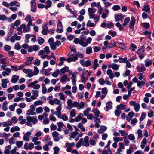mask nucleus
Here are the masks:
<instances>
[{
  "label": "nucleus",
  "mask_w": 154,
  "mask_h": 154,
  "mask_svg": "<svg viewBox=\"0 0 154 154\" xmlns=\"http://www.w3.org/2000/svg\"><path fill=\"white\" fill-rule=\"evenodd\" d=\"M133 151V148L132 147H131L129 149H127L126 154H131V153Z\"/></svg>",
  "instance_id": "46"
},
{
  "label": "nucleus",
  "mask_w": 154,
  "mask_h": 154,
  "mask_svg": "<svg viewBox=\"0 0 154 154\" xmlns=\"http://www.w3.org/2000/svg\"><path fill=\"white\" fill-rule=\"evenodd\" d=\"M136 48L137 46L135 45L133 43L131 44L130 45V49L132 51H134L135 49Z\"/></svg>",
  "instance_id": "57"
},
{
  "label": "nucleus",
  "mask_w": 154,
  "mask_h": 154,
  "mask_svg": "<svg viewBox=\"0 0 154 154\" xmlns=\"http://www.w3.org/2000/svg\"><path fill=\"white\" fill-rule=\"evenodd\" d=\"M112 68L115 70H117L119 69V66L116 63H112L111 65Z\"/></svg>",
  "instance_id": "28"
},
{
  "label": "nucleus",
  "mask_w": 154,
  "mask_h": 154,
  "mask_svg": "<svg viewBox=\"0 0 154 154\" xmlns=\"http://www.w3.org/2000/svg\"><path fill=\"white\" fill-rule=\"evenodd\" d=\"M50 45L51 50H54L56 49V46L54 42L50 43Z\"/></svg>",
  "instance_id": "35"
},
{
  "label": "nucleus",
  "mask_w": 154,
  "mask_h": 154,
  "mask_svg": "<svg viewBox=\"0 0 154 154\" xmlns=\"http://www.w3.org/2000/svg\"><path fill=\"white\" fill-rule=\"evenodd\" d=\"M77 55H75L72 57L67 58L66 59V60L68 63H70L72 61L75 62L77 60Z\"/></svg>",
  "instance_id": "9"
},
{
  "label": "nucleus",
  "mask_w": 154,
  "mask_h": 154,
  "mask_svg": "<svg viewBox=\"0 0 154 154\" xmlns=\"http://www.w3.org/2000/svg\"><path fill=\"white\" fill-rule=\"evenodd\" d=\"M122 15H117L115 16V19L116 21H120L122 18Z\"/></svg>",
  "instance_id": "31"
},
{
  "label": "nucleus",
  "mask_w": 154,
  "mask_h": 154,
  "mask_svg": "<svg viewBox=\"0 0 154 154\" xmlns=\"http://www.w3.org/2000/svg\"><path fill=\"white\" fill-rule=\"evenodd\" d=\"M146 114L145 112H143L141 115V116L140 118V121H142L145 117V116H146Z\"/></svg>",
  "instance_id": "58"
},
{
  "label": "nucleus",
  "mask_w": 154,
  "mask_h": 154,
  "mask_svg": "<svg viewBox=\"0 0 154 154\" xmlns=\"http://www.w3.org/2000/svg\"><path fill=\"white\" fill-rule=\"evenodd\" d=\"M54 102L57 105H58V106L56 108V109L57 110V109H58V107H60L61 109H62V103L60 102V101L59 100H58L57 98H55L54 100Z\"/></svg>",
  "instance_id": "19"
},
{
  "label": "nucleus",
  "mask_w": 154,
  "mask_h": 154,
  "mask_svg": "<svg viewBox=\"0 0 154 154\" xmlns=\"http://www.w3.org/2000/svg\"><path fill=\"white\" fill-rule=\"evenodd\" d=\"M36 111L37 113H41L43 112V109L42 107H40L37 108Z\"/></svg>",
  "instance_id": "47"
},
{
  "label": "nucleus",
  "mask_w": 154,
  "mask_h": 154,
  "mask_svg": "<svg viewBox=\"0 0 154 154\" xmlns=\"http://www.w3.org/2000/svg\"><path fill=\"white\" fill-rule=\"evenodd\" d=\"M57 125L59 128H62L63 127H65V125L62 122H59L57 123Z\"/></svg>",
  "instance_id": "63"
},
{
  "label": "nucleus",
  "mask_w": 154,
  "mask_h": 154,
  "mask_svg": "<svg viewBox=\"0 0 154 154\" xmlns=\"http://www.w3.org/2000/svg\"><path fill=\"white\" fill-rule=\"evenodd\" d=\"M36 114V113L35 112H31L30 110H28L26 112V115L28 116H29V115H34Z\"/></svg>",
  "instance_id": "55"
},
{
  "label": "nucleus",
  "mask_w": 154,
  "mask_h": 154,
  "mask_svg": "<svg viewBox=\"0 0 154 154\" xmlns=\"http://www.w3.org/2000/svg\"><path fill=\"white\" fill-rule=\"evenodd\" d=\"M59 95L60 96L59 98L60 99L62 100H63L65 99V97L64 96V95L63 94V93L60 92L59 94Z\"/></svg>",
  "instance_id": "60"
},
{
  "label": "nucleus",
  "mask_w": 154,
  "mask_h": 154,
  "mask_svg": "<svg viewBox=\"0 0 154 154\" xmlns=\"http://www.w3.org/2000/svg\"><path fill=\"white\" fill-rule=\"evenodd\" d=\"M2 87L4 88H5L7 87V83L9 82V80L7 79H5L2 80Z\"/></svg>",
  "instance_id": "14"
},
{
  "label": "nucleus",
  "mask_w": 154,
  "mask_h": 154,
  "mask_svg": "<svg viewBox=\"0 0 154 154\" xmlns=\"http://www.w3.org/2000/svg\"><path fill=\"white\" fill-rule=\"evenodd\" d=\"M21 26L23 27V31L24 33L29 32L30 30V27L27 26H26V25L25 24H22L21 25Z\"/></svg>",
  "instance_id": "10"
},
{
  "label": "nucleus",
  "mask_w": 154,
  "mask_h": 154,
  "mask_svg": "<svg viewBox=\"0 0 154 154\" xmlns=\"http://www.w3.org/2000/svg\"><path fill=\"white\" fill-rule=\"evenodd\" d=\"M26 120L27 122L26 124L27 126L31 127L32 125L31 122L34 124L37 123L38 122V120L36 118L34 117H32L31 116H28L26 117Z\"/></svg>",
  "instance_id": "1"
},
{
  "label": "nucleus",
  "mask_w": 154,
  "mask_h": 154,
  "mask_svg": "<svg viewBox=\"0 0 154 154\" xmlns=\"http://www.w3.org/2000/svg\"><path fill=\"white\" fill-rule=\"evenodd\" d=\"M85 103L84 102H81L79 104V106L78 107V109H82L84 106Z\"/></svg>",
  "instance_id": "53"
},
{
  "label": "nucleus",
  "mask_w": 154,
  "mask_h": 154,
  "mask_svg": "<svg viewBox=\"0 0 154 154\" xmlns=\"http://www.w3.org/2000/svg\"><path fill=\"white\" fill-rule=\"evenodd\" d=\"M33 51H38L40 49L39 46L38 45H34L33 46Z\"/></svg>",
  "instance_id": "64"
},
{
  "label": "nucleus",
  "mask_w": 154,
  "mask_h": 154,
  "mask_svg": "<svg viewBox=\"0 0 154 154\" xmlns=\"http://www.w3.org/2000/svg\"><path fill=\"white\" fill-rule=\"evenodd\" d=\"M31 135V133L30 132H27L23 136V139L24 140L28 141L29 140V138Z\"/></svg>",
  "instance_id": "12"
},
{
  "label": "nucleus",
  "mask_w": 154,
  "mask_h": 154,
  "mask_svg": "<svg viewBox=\"0 0 154 154\" xmlns=\"http://www.w3.org/2000/svg\"><path fill=\"white\" fill-rule=\"evenodd\" d=\"M72 101L71 99H68L67 101V103L69 106V107H67V108L69 110H70L72 108Z\"/></svg>",
  "instance_id": "18"
},
{
  "label": "nucleus",
  "mask_w": 154,
  "mask_h": 154,
  "mask_svg": "<svg viewBox=\"0 0 154 154\" xmlns=\"http://www.w3.org/2000/svg\"><path fill=\"white\" fill-rule=\"evenodd\" d=\"M69 48L71 51L67 55L68 57L72 56L76 53V50L75 46L71 45L70 46Z\"/></svg>",
  "instance_id": "4"
},
{
  "label": "nucleus",
  "mask_w": 154,
  "mask_h": 154,
  "mask_svg": "<svg viewBox=\"0 0 154 154\" xmlns=\"http://www.w3.org/2000/svg\"><path fill=\"white\" fill-rule=\"evenodd\" d=\"M109 34L112 37L115 36L117 35L116 32V31L112 32L111 31H109Z\"/></svg>",
  "instance_id": "61"
},
{
  "label": "nucleus",
  "mask_w": 154,
  "mask_h": 154,
  "mask_svg": "<svg viewBox=\"0 0 154 154\" xmlns=\"http://www.w3.org/2000/svg\"><path fill=\"white\" fill-rule=\"evenodd\" d=\"M14 48L15 49L18 50H19L21 48V47L19 42H17L15 44Z\"/></svg>",
  "instance_id": "44"
},
{
  "label": "nucleus",
  "mask_w": 154,
  "mask_h": 154,
  "mask_svg": "<svg viewBox=\"0 0 154 154\" xmlns=\"http://www.w3.org/2000/svg\"><path fill=\"white\" fill-rule=\"evenodd\" d=\"M91 64V62L90 61L88 60L85 62L84 67H88L90 66Z\"/></svg>",
  "instance_id": "54"
},
{
  "label": "nucleus",
  "mask_w": 154,
  "mask_h": 154,
  "mask_svg": "<svg viewBox=\"0 0 154 154\" xmlns=\"http://www.w3.org/2000/svg\"><path fill=\"white\" fill-rule=\"evenodd\" d=\"M92 50L91 47H88L86 48V53L87 54H89L92 53Z\"/></svg>",
  "instance_id": "32"
},
{
  "label": "nucleus",
  "mask_w": 154,
  "mask_h": 154,
  "mask_svg": "<svg viewBox=\"0 0 154 154\" xmlns=\"http://www.w3.org/2000/svg\"><path fill=\"white\" fill-rule=\"evenodd\" d=\"M75 109H72L70 112V115L72 117H74L75 116Z\"/></svg>",
  "instance_id": "50"
},
{
  "label": "nucleus",
  "mask_w": 154,
  "mask_h": 154,
  "mask_svg": "<svg viewBox=\"0 0 154 154\" xmlns=\"http://www.w3.org/2000/svg\"><path fill=\"white\" fill-rule=\"evenodd\" d=\"M145 84V82L144 81H139L137 83V85L139 88H141L142 87L144 86Z\"/></svg>",
  "instance_id": "23"
},
{
  "label": "nucleus",
  "mask_w": 154,
  "mask_h": 154,
  "mask_svg": "<svg viewBox=\"0 0 154 154\" xmlns=\"http://www.w3.org/2000/svg\"><path fill=\"white\" fill-rule=\"evenodd\" d=\"M35 0H32L31 1V11L32 12H35L36 11V3L35 2Z\"/></svg>",
  "instance_id": "5"
},
{
  "label": "nucleus",
  "mask_w": 154,
  "mask_h": 154,
  "mask_svg": "<svg viewBox=\"0 0 154 154\" xmlns=\"http://www.w3.org/2000/svg\"><path fill=\"white\" fill-rule=\"evenodd\" d=\"M38 42L39 45H42L45 42L44 39L42 37H39L38 38Z\"/></svg>",
  "instance_id": "33"
},
{
  "label": "nucleus",
  "mask_w": 154,
  "mask_h": 154,
  "mask_svg": "<svg viewBox=\"0 0 154 154\" xmlns=\"http://www.w3.org/2000/svg\"><path fill=\"white\" fill-rule=\"evenodd\" d=\"M84 140L83 138H81L80 139L79 142L76 144V147L77 148L80 147L82 145V143L83 142Z\"/></svg>",
  "instance_id": "30"
},
{
  "label": "nucleus",
  "mask_w": 154,
  "mask_h": 154,
  "mask_svg": "<svg viewBox=\"0 0 154 154\" xmlns=\"http://www.w3.org/2000/svg\"><path fill=\"white\" fill-rule=\"evenodd\" d=\"M128 138L130 140H131L133 143H135V141L134 140L135 137L134 135L132 134H131L128 136Z\"/></svg>",
  "instance_id": "25"
},
{
  "label": "nucleus",
  "mask_w": 154,
  "mask_h": 154,
  "mask_svg": "<svg viewBox=\"0 0 154 154\" xmlns=\"http://www.w3.org/2000/svg\"><path fill=\"white\" fill-rule=\"evenodd\" d=\"M87 26L88 27L90 26V27H93L95 26V24L93 23H91L90 20H89L87 23Z\"/></svg>",
  "instance_id": "43"
},
{
  "label": "nucleus",
  "mask_w": 154,
  "mask_h": 154,
  "mask_svg": "<svg viewBox=\"0 0 154 154\" xmlns=\"http://www.w3.org/2000/svg\"><path fill=\"white\" fill-rule=\"evenodd\" d=\"M134 109L136 112H138L140 109V105L138 103H137L134 106Z\"/></svg>",
  "instance_id": "34"
},
{
  "label": "nucleus",
  "mask_w": 154,
  "mask_h": 154,
  "mask_svg": "<svg viewBox=\"0 0 154 154\" xmlns=\"http://www.w3.org/2000/svg\"><path fill=\"white\" fill-rule=\"evenodd\" d=\"M7 20H8L9 21H10L11 20L10 18H8L7 17H6L5 15H0V20H2L4 21Z\"/></svg>",
  "instance_id": "21"
},
{
  "label": "nucleus",
  "mask_w": 154,
  "mask_h": 154,
  "mask_svg": "<svg viewBox=\"0 0 154 154\" xmlns=\"http://www.w3.org/2000/svg\"><path fill=\"white\" fill-rule=\"evenodd\" d=\"M121 113V111L119 110V109L116 110L114 112V113L117 116H119Z\"/></svg>",
  "instance_id": "62"
},
{
  "label": "nucleus",
  "mask_w": 154,
  "mask_h": 154,
  "mask_svg": "<svg viewBox=\"0 0 154 154\" xmlns=\"http://www.w3.org/2000/svg\"><path fill=\"white\" fill-rule=\"evenodd\" d=\"M57 110L56 111V115L60 119H62L64 121H67L68 119V118L66 115H61V111L60 107H58Z\"/></svg>",
  "instance_id": "2"
},
{
  "label": "nucleus",
  "mask_w": 154,
  "mask_h": 154,
  "mask_svg": "<svg viewBox=\"0 0 154 154\" xmlns=\"http://www.w3.org/2000/svg\"><path fill=\"white\" fill-rule=\"evenodd\" d=\"M27 74V76L29 78L32 77L34 75L32 71L30 69H29Z\"/></svg>",
  "instance_id": "41"
},
{
  "label": "nucleus",
  "mask_w": 154,
  "mask_h": 154,
  "mask_svg": "<svg viewBox=\"0 0 154 154\" xmlns=\"http://www.w3.org/2000/svg\"><path fill=\"white\" fill-rule=\"evenodd\" d=\"M44 51H45V53L47 54H49L50 52L49 47L48 46L45 47L44 48Z\"/></svg>",
  "instance_id": "49"
},
{
  "label": "nucleus",
  "mask_w": 154,
  "mask_h": 154,
  "mask_svg": "<svg viewBox=\"0 0 154 154\" xmlns=\"http://www.w3.org/2000/svg\"><path fill=\"white\" fill-rule=\"evenodd\" d=\"M16 144L17 147L20 148L22 146L23 142L22 141H18L16 142Z\"/></svg>",
  "instance_id": "45"
},
{
  "label": "nucleus",
  "mask_w": 154,
  "mask_h": 154,
  "mask_svg": "<svg viewBox=\"0 0 154 154\" xmlns=\"http://www.w3.org/2000/svg\"><path fill=\"white\" fill-rule=\"evenodd\" d=\"M125 105H123L122 104H120V105H118L116 107V108L118 109H120L121 110L124 109L126 107Z\"/></svg>",
  "instance_id": "29"
},
{
  "label": "nucleus",
  "mask_w": 154,
  "mask_h": 154,
  "mask_svg": "<svg viewBox=\"0 0 154 154\" xmlns=\"http://www.w3.org/2000/svg\"><path fill=\"white\" fill-rule=\"evenodd\" d=\"M77 74V73H75V72L73 73L72 75V78H71L72 80V83L73 85H75L76 83V74Z\"/></svg>",
  "instance_id": "13"
},
{
  "label": "nucleus",
  "mask_w": 154,
  "mask_h": 154,
  "mask_svg": "<svg viewBox=\"0 0 154 154\" xmlns=\"http://www.w3.org/2000/svg\"><path fill=\"white\" fill-rule=\"evenodd\" d=\"M136 19L135 18L132 17H131V21L129 23V27L131 29H133L135 23Z\"/></svg>",
  "instance_id": "8"
},
{
  "label": "nucleus",
  "mask_w": 154,
  "mask_h": 154,
  "mask_svg": "<svg viewBox=\"0 0 154 154\" xmlns=\"http://www.w3.org/2000/svg\"><path fill=\"white\" fill-rule=\"evenodd\" d=\"M142 24L143 27L146 29H149L150 27V24L148 23H142Z\"/></svg>",
  "instance_id": "39"
},
{
  "label": "nucleus",
  "mask_w": 154,
  "mask_h": 154,
  "mask_svg": "<svg viewBox=\"0 0 154 154\" xmlns=\"http://www.w3.org/2000/svg\"><path fill=\"white\" fill-rule=\"evenodd\" d=\"M34 71L33 72L34 74L35 75H37L39 72V70L36 66H35L34 67Z\"/></svg>",
  "instance_id": "40"
},
{
  "label": "nucleus",
  "mask_w": 154,
  "mask_h": 154,
  "mask_svg": "<svg viewBox=\"0 0 154 154\" xmlns=\"http://www.w3.org/2000/svg\"><path fill=\"white\" fill-rule=\"evenodd\" d=\"M67 79V76L66 75H64L61 78L60 81L62 83L65 81Z\"/></svg>",
  "instance_id": "48"
},
{
  "label": "nucleus",
  "mask_w": 154,
  "mask_h": 154,
  "mask_svg": "<svg viewBox=\"0 0 154 154\" xmlns=\"http://www.w3.org/2000/svg\"><path fill=\"white\" fill-rule=\"evenodd\" d=\"M145 65L146 67L150 66L152 64V61L149 59H147L145 60Z\"/></svg>",
  "instance_id": "22"
},
{
  "label": "nucleus",
  "mask_w": 154,
  "mask_h": 154,
  "mask_svg": "<svg viewBox=\"0 0 154 154\" xmlns=\"http://www.w3.org/2000/svg\"><path fill=\"white\" fill-rule=\"evenodd\" d=\"M119 47L120 48L125 50L126 48L125 44L123 43H119L118 44Z\"/></svg>",
  "instance_id": "37"
},
{
  "label": "nucleus",
  "mask_w": 154,
  "mask_h": 154,
  "mask_svg": "<svg viewBox=\"0 0 154 154\" xmlns=\"http://www.w3.org/2000/svg\"><path fill=\"white\" fill-rule=\"evenodd\" d=\"M4 48L5 51H8L11 50V47L10 46L7 45H6L4 47Z\"/></svg>",
  "instance_id": "56"
},
{
  "label": "nucleus",
  "mask_w": 154,
  "mask_h": 154,
  "mask_svg": "<svg viewBox=\"0 0 154 154\" xmlns=\"http://www.w3.org/2000/svg\"><path fill=\"white\" fill-rule=\"evenodd\" d=\"M145 47L143 45L140 46L137 50V54L139 55L142 54L145 52Z\"/></svg>",
  "instance_id": "11"
},
{
  "label": "nucleus",
  "mask_w": 154,
  "mask_h": 154,
  "mask_svg": "<svg viewBox=\"0 0 154 154\" xmlns=\"http://www.w3.org/2000/svg\"><path fill=\"white\" fill-rule=\"evenodd\" d=\"M11 70L9 68H6V71L2 72V75L4 76L8 75L11 72Z\"/></svg>",
  "instance_id": "17"
},
{
  "label": "nucleus",
  "mask_w": 154,
  "mask_h": 154,
  "mask_svg": "<svg viewBox=\"0 0 154 154\" xmlns=\"http://www.w3.org/2000/svg\"><path fill=\"white\" fill-rule=\"evenodd\" d=\"M83 116V115L82 113H79V115L75 118V121L76 122L79 121L81 120Z\"/></svg>",
  "instance_id": "24"
},
{
  "label": "nucleus",
  "mask_w": 154,
  "mask_h": 154,
  "mask_svg": "<svg viewBox=\"0 0 154 154\" xmlns=\"http://www.w3.org/2000/svg\"><path fill=\"white\" fill-rule=\"evenodd\" d=\"M116 26L119 28V29L120 30L122 31L123 30L124 28L122 26V25L119 22H117L116 24Z\"/></svg>",
  "instance_id": "38"
},
{
  "label": "nucleus",
  "mask_w": 154,
  "mask_h": 154,
  "mask_svg": "<svg viewBox=\"0 0 154 154\" xmlns=\"http://www.w3.org/2000/svg\"><path fill=\"white\" fill-rule=\"evenodd\" d=\"M42 92L43 94H45L47 92V89L45 86V84H42Z\"/></svg>",
  "instance_id": "51"
},
{
  "label": "nucleus",
  "mask_w": 154,
  "mask_h": 154,
  "mask_svg": "<svg viewBox=\"0 0 154 154\" xmlns=\"http://www.w3.org/2000/svg\"><path fill=\"white\" fill-rule=\"evenodd\" d=\"M143 10L145 12L149 13L150 12V8L149 6L148 5H146L144 6Z\"/></svg>",
  "instance_id": "36"
},
{
  "label": "nucleus",
  "mask_w": 154,
  "mask_h": 154,
  "mask_svg": "<svg viewBox=\"0 0 154 154\" xmlns=\"http://www.w3.org/2000/svg\"><path fill=\"white\" fill-rule=\"evenodd\" d=\"M68 68V67L66 66L61 69L60 70V72L61 73L63 74L66 72L67 69Z\"/></svg>",
  "instance_id": "52"
},
{
  "label": "nucleus",
  "mask_w": 154,
  "mask_h": 154,
  "mask_svg": "<svg viewBox=\"0 0 154 154\" xmlns=\"http://www.w3.org/2000/svg\"><path fill=\"white\" fill-rule=\"evenodd\" d=\"M46 5L45 6V8L47 10L51 6L52 2L50 0H48L46 1Z\"/></svg>",
  "instance_id": "20"
},
{
  "label": "nucleus",
  "mask_w": 154,
  "mask_h": 154,
  "mask_svg": "<svg viewBox=\"0 0 154 154\" xmlns=\"http://www.w3.org/2000/svg\"><path fill=\"white\" fill-rule=\"evenodd\" d=\"M107 74L109 76L110 79H112L115 76L113 73H112V71L111 69H108L106 72Z\"/></svg>",
  "instance_id": "15"
},
{
  "label": "nucleus",
  "mask_w": 154,
  "mask_h": 154,
  "mask_svg": "<svg viewBox=\"0 0 154 154\" xmlns=\"http://www.w3.org/2000/svg\"><path fill=\"white\" fill-rule=\"evenodd\" d=\"M127 58L126 57H125L124 58L119 57V61L121 63H125L127 62Z\"/></svg>",
  "instance_id": "27"
},
{
  "label": "nucleus",
  "mask_w": 154,
  "mask_h": 154,
  "mask_svg": "<svg viewBox=\"0 0 154 154\" xmlns=\"http://www.w3.org/2000/svg\"><path fill=\"white\" fill-rule=\"evenodd\" d=\"M19 76L17 75H14L11 80V82L14 83H16L19 79Z\"/></svg>",
  "instance_id": "16"
},
{
  "label": "nucleus",
  "mask_w": 154,
  "mask_h": 154,
  "mask_svg": "<svg viewBox=\"0 0 154 154\" xmlns=\"http://www.w3.org/2000/svg\"><path fill=\"white\" fill-rule=\"evenodd\" d=\"M77 55V59L79 57L81 58H83L84 57V56L80 52H78L77 54L75 55Z\"/></svg>",
  "instance_id": "59"
},
{
  "label": "nucleus",
  "mask_w": 154,
  "mask_h": 154,
  "mask_svg": "<svg viewBox=\"0 0 154 154\" xmlns=\"http://www.w3.org/2000/svg\"><path fill=\"white\" fill-rule=\"evenodd\" d=\"M42 28L43 29L42 31V33L44 35H46L47 34V31L48 30V28L47 26V24L43 25Z\"/></svg>",
  "instance_id": "7"
},
{
  "label": "nucleus",
  "mask_w": 154,
  "mask_h": 154,
  "mask_svg": "<svg viewBox=\"0 0 154 154\" xmlns=\"http://www.w3.org/2000/svg\"><path fill=\"white\" fill-rule=\"evenodd\" d=\"M79 134L78 132L76 131H75L72 132L70 134V138H75L76 136L78 135Z\"/></svg>",
  "instance_id": "26"
},
{
  "label": "nucleus",
  "mask_w": 154,
  "mask_h": 154,
  "mask_svg": "<svg viewBox=\"0 0 154 154\" xmlns=\"http://www.w3.org/2000/svg\"><path fill=\"white\" fill-rule=\"evenodd\" d=\"M38 83L37 81H35L29 84L28 86L29 87L32 86V88L35 89H38L40 87V85L39 84H36Z\"/></svg>",
  "instance_id": "3"
},
{
  "label": "nucleus",
  "mask_w": 154,
  "mask_h": 154,
  "mask_svg": "<svg viewBox=\"0 0 154 154\" xmlns=\"http://www.w3.org/2000/svg\"><path fill=\"white\" fill-rule=\"evenodd\" d=\"M112 9L114 11H117L120 10L121 9L120 7L118 5H114L112 8Z\"/></svg>",
  "instance_id": "42"
},
{
  "label": "nucleus",
  "mask_w": 154,
  "mask_h": 154,
  "mask_svg": "<svg viewBox=\"0 0 154 154\" xmlns=\"http://www.w3.org/2000/svg\"><path fill=\"white\" fill-rule=\"evenodd\" d=\"M112 103L111 101H109L106 104V106L105 108V111H107L112 109Z\"/></svg>",
  "instance_id": "6"
}]
</instances>
